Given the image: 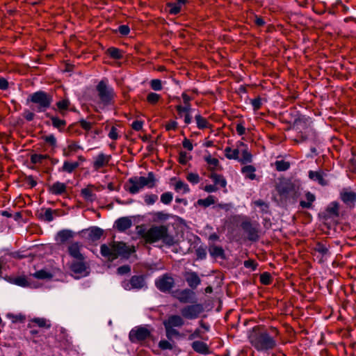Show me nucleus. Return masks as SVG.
Listing matches in <instances>:
<instances>
[{
    "mask_svg": "<svg viewBox=\"0 0 356 356\" xmlns=\"http://www.w3.org/2000/svg\"><path fill=\"white\" fill-rule=\"evenodd\" d=\"M242 227L248 235L249 240L255 241L259 238L258 228L250 222H243Z\"/></svg>",
    "mask_w": 356,
    "mask_h": 356,
    "instance_id": "f3484780",
    "label": "nucleus"
},
{
    "mask_svg": "<svg viewBox=\"0 0 356 356\" xmlns=\"http://www.w3.org/2000/svg\"><path fill=\"white\" fill-rule=\"evenodd\" d=\"M161 99V95L155 92H149L147 96V101L151 104H156Z\"/></svg>",
    "mask_w": 356,
    "mask_h": 356,
    "instance_id": "c03bdc74",
    "label": "nucleus"
},
{
    "mask_svg": "<svg viewBox=\"0 0 356 356\" xmlns=\"http://www.w3.org/2000/svg\"><path fill=\"white\" fill-rule=\"evenodd\" d=\"M173 199L172 193L170 192H165L161 195V201L165 204H169Z\"/></svg>",
    "mask_w": 356,
    "mask_h": 356,
    "instance_id": "de8ad7c7",
    "label": "nucleus"
},
{
    "mask_svg": "<svg viewBox=\"0 0 356 356\" xmlns=\"http://www.w3.org/2000/svg\"><path fill=\"white\" fill-rule=\"evenodd\" d=\"M103 234V230L97 227H90V238H99Z\"/></svg>",
    "mask_w": 356,
    "mask_h": 356,
    "instance_id": "09e8293b",
    "label": "nucleus"
},
{
    "mask_svg": "<svg viewBox=\"0 0 356 356\" xmlns=\"http://www.w3.org/2000/svg\"><path fill=\"white\" fill-rule=\"evenodd\" d=\"M78 165L79 164L77 162L65 161L60 170L71 173L78 167Z\"/></svg>",
    "mask_w": 356,
    "mask_h": 356,
    "instance_id": "c9c22d12",
    "label": "nucleus"
},
{
    "mask_svg": "<svg viewBox=\"0 0 356 356\" xmlns=\"http://www.w3.org/2000/svg\"><path fill=\"white\" fill-rule=\"evenodd\" d=\"M278 194L283 198L295 195L299 190V184L289 179H282L276 186Z\"/></svg>",
    "mask_w": 356,
    "mask_h": 356,
    "instance_id": "423d86ee",
    "label": "nucleus"
},
{
    "mask_svg": "<svg viewBox=\"0 0 356 356\" xmlns=\"http://www.w3.org/2000/svg\"><path fill=\"white\" fill-rule=\"evenodd\" d=\"M132 226V220L129 217H122L115 220L114 227L120 232H124Z\"/></svg>",
    "mask_w": 356,
    "mask_h": 356,
    "instance_id": "6ab92c4d",
    "label": "nucleus"
},
{
    "mask_svg": "<svg viewBox=\"0 0 356 356\" xmlns=\"http://www.w3.org/2000/svg\"><path fill=\"white\" fill-rule=\"evenodd\" d=\"M176 110L178 112L179 115L182 117L184 114L191 113V104H184V106L177 105L176 106Z\"/></svg>",
    "mask_w": 356,
    "mask_h": 356,
    "instance_id": "4c0bfd02",
    "label": "nucleus"
},
{
    "mask_svg": "<svg viewBox=\"0 0 356 356\" xmlns=\"http://www.w3.org/2000/svg\"><path fill=\"white\" fill-rule=\"evenodd\" d=\"M155 219L159 220H165L169 218V214L165 213L163 211H157L153 214Z\"/></svg>",
    "mask_w": 356,
    "mask_h": 356,
    "instance_id": "13d9d810",
    "label": "nucleus"
},
{
    "mask_svg": "<svg viewBox=\"0 0 356 356\" xmlns=\"http://www.w3.org/2000/svg\"><path fill=\"white\" fill-rule=\"evenodd\" d=\"M260 281L264 284H268L270 282V275L268 273H264L260 276Z\"/></svg>",
    "mask_w": 356,
    "mask_h": 356,
    "instance_id": "0e129e2a",
    "label": "nucleus"
},
{
    "mask_svg": "<svg viewBox=\"0 0 356 356\" xmlns=\"http://www.w3.org/2000/svg\"><path fill=\"white\" fill-rule=\"evenodd\" d=\"M325 174L321 171H312L309 172V177L312 180L318 182L321 186H325L327 184V181L325 179Z\"/></svg>",
    "mask_w": 356,
    "mask_h": 356,
    "instance_id": "aec40b11",
    "label": "nucleus"
},
{
    "mask_svg": "<svg viewBox=\"0 0 356 356\" xmlns=\"http://www.w3.org/2000/svg\"><path fill=\"white\" fill-rule=\"evenodd\" d=\"M209 254L213 258H224V250L221 247L211 245L209 249Z\"/></svg>",
    "mask_w": 356,
    "mask_h": 356,
    "instance_id": "7c9ffc66",
    "label": "nucleus"
},
{
    "mask_svg": "<svg viewBox=\"0 0 356 356\" xmlns=\"http://www.w3.org/2000/svg\"><path fill=\"white\" fill-rule=\"evenodd\" d=\"M135 251L134 246H128L122 242H113L109 245L101 246L102 254L108 260L113 261L119 256L128 257L131 253Z\"/></svg>",
    "mask_w": 356,
    "mask_h": 356,
    "instance_id": "7ed1b4c3",
    "label": "nucleus"
},
{
    "mask_svg": "<svg viewBox=\"0 0 356 356\" xmlns=\"http://www.w3.org/2000/svg\"><path fill=\"white\" fill-rule=\"evenodd\" d=\"M195 121L197 123V127L200 129H203L209 127V122L207 120L206 118H203L200 115H196L195 117Z\"/></svg>",
    "mask_w": 356,
    "mask_h": 356,
    "instance_id": "e433bc0d",
    "label": "nucleus"
},
{
    "mask_svg": "<svg viewBox=\"0 0 356 356\" xmlns=\"http://www.w3.org/2000/svg\"><path fill=\"white\" fill-rule=\"evenodd\" d=\"M204 332L200 328H197L192 334L188 336L189 340H193L196 338H202Z\"/></svg>",
    "mask_w": 356,
    "mask_h": 356,
    "instance_id": "bf43d9fd",
    "label": "nucleus"
},
{
    "mask_svg": "<svg viewBox=\"0 0 356 356\" xmlns=\"http://www.w3.org/2000/svg\"><path fill=\"white\" fill-rule=\"evenodd\" d=\"M156 179L152 172H149L147 177H134L127 181L126 190L131 194L138 193L142 188L147 186L149 188L155 186Z\"/></svg>",
    "mask_w": 356,
    "mask_h": 356,
    "instance_id": "20e7f679",
    "label": "nucleus"
},
{
    "mask_svg": "<svg viewBox=\"0 0 356 356\" xmlns=\"http://www.w3.org/2000/svg\"><path fill=\"white\" fill-rule=\"evenodd\" d=\"M186 0H177L176 2H171L168 3L169 8V13L170 14L176 15L179 13L181 7L185 5Z\"/></svg>",
    "mask_w": 356,
    "mask_h": 356,
    "instance_id": "a878e982",
    "label": "nucleus"
},
{
    "mask_svg": "<svg viewBox=\"0 0 356 356\" xmlns=\"http://www.w3.org/2000/svg\"><path fill=\"white\" fill-rule=\"evenodd\" d=\"M175 297L182 303H192L195 302L194 293L189 289L177 291Z\"/></svg>",
    "mask_w": 356,
    "mask_h": 356,
    "instance_id": "dca6fc26",
    "label": "nucleus"
},
{
    "mask_svg": "<svg viewBox=\"0 0 356 356\" xmlns=\"http://www.w3.org/2000/svg\"><path fill=\"white\" fill-rule=\"evenodd\" d=\"M13 283L20 286H26L28 285V282L24 277L15 278Z\"/></svg>",
    "mask_w": 356,
    "mask_h": 356,
    "instance_id": "e2e57ef3",
    "label": "nucleus"
},
{
    "mask_svg": "<svg viewBox=\"0 0 356 356\" xmlns=\"http://www.w3.org/2000/svg\"><path fill=\"white\" fill-rule=\"evenodd\" d=\"M165 330V334L168 339H171L174 337H177L179 335V332L175 329V327L163 325Z\"/></svg>",
    "mask_w": 356,
    "mask_h": 356,
    "instance_id": "a19ab883",
    "label": "nucleus"
},
{
    "mask_svg": "<svg viewBox=\"0 0 356 356\" xmlns=\"http://www.w3.org/2000/svg\"><path fill=\"white\" fill-rule=\"evenodd\" d=\"M158 200V196L155 194H147L144 196V201L147 205L154 204Z\"/></svg>",
    "mask_w": 356,
    "mask_h": 356,
    "instance_id": "49530a36",
    "label": "nucleus"
},
{
    "mask_svg": "<svg viewBox=\"0 0 356 356\" xmlns=\"http://www.w3.org/2000/svg\"><path fill=\"white\" fill-rule=\"evenodd\" d=\"M211 179L214 181L215 185L219 184L222 188L225 187L227 185L225 179L221 175L213 174L211 175Z\"/></svg>",
    "mask_w": 356,
    "mask_h": 356,
    "instance_id": "79ce46f5",
    "label": "nucleus"
},
{
    "mask_svg": "<svg viewBox=\"0 0 356 356\" xmlns=\"http://www.w3.org/2000/svg\"><path fill=\"white\" fill-rule=\"evenodd\" d=\"M29 99L31 102L38 105V112L46 111L50 107L53 102L52 96L42 90L31 94L29 96Z\"/></svg>",
    "mask_w": 356,
    "mask_h": 356,
    "instance_id": "39448f33",
    "label": "nucleus"
},
{
    "mask_svg": "<svg viewBox=\"0 0 356 356\" xmlns=\"http://www.w3.org/2000/svg\"><path fill=\"white\" fill-rule=\"evenodd\" d=\"M250 19L258 26H262L265 24L264 19L261 17H259L257 15H252V16H250Z\"/></svg>",
    "mask_w": 356,
    "mask_h": 356,
    "instance_id": "052dcab7",
    "label": "nucleus"
},
{
    "mask_svg": "<svg viewBox=\"0 0 356 356\" xmlns=\"http://www.w3.org/2000/svg\"><path fill=\"white\" fill-rule=\"evenodd\" d=\"M150 336V331L144 327H137L129 332V339L133 343L142 341Z\"/></svg>",
    "mask_w": 356,
    "mask_h": 356,
    "instance_id": "9d476101",
    "label": "nucleus"
},
{
    "mask_svg": "<svg viewBox=\"0 0 356 356\" xmlns=\"http://www.w3.org/2000/svg\"><path fill=\"white\" fill-rule=\"evenodd\" d=\"M47 158L44 154H33L31 156V160L33 163H42V161Z\"/></svg>",
    "mask_w": 356,
    "mask_h": 356,
    "instance_id": "4d7b16f0",
    "label": "nucleus"
},
{
    "mask_svg": "<svg viewBox=\"0 0 356 356\" xmlns=\"http://www.w3.org/2000/svg\"><path fill=\"white\" fill-rule=\"evenodd\" d=\"M33 276L38 279H47L51 277V275L44 270L35 272Z\"/></svg>",
    "mask_w": 356,
    "mask_h": 356,
    "instance_id": "3c124183",
    "label": "nucleus"
},
{
    "mask_svg": "<svg viewBox=\"0 0 356 356\" xmlns=\"http://www.w3.org/2000/svg\"><path fill=\"white\" fill-rule=\"evenodd\" d=\"M8 318L11 319L13 323H17V322H23L25 319L24 316L22 314H8L7 315Z\"/></svg>",
    "mask_w": 356,
    "mask_h": 356,
    "instance_id": "864d4df0",
    "label": "nucleus"
},
{
    "mask_svg": "<svg viewBox=\"0 0 356 356\" xmlns=\"http://www.w3.org/2000/svg\"><path fill=\"white\" fill-rule=\"evenodd\" d=\"M44 140L51 146H55L56 144V139L53 134L44 136Z\"/></svg>",
    "mask_w": 356,
    "mask_h": 356,
    "instance_id": "69168bd1",
    "label": "nucleus"
},
{
    "mask_svg": "<svg viewBox=\"0 0 356 356\" xmlns=\"http://www.w3.org/2000/svg\"><path fill=\"white\" fill-rule=\"evenodd\" d=\"M216 203V197L213 195H209L205 199H199L196 204L203 207H208Z\"/></svg>",
    "mask_w": 356,
    "mask_h": 356,
    "instance_id": "72a5a7b5",
    "label": "nucleus"
},
{
    "mask_svg": "<svg viewBox=\"0 0 356 356\" xmlns=\"http://www.w3.org/2000/svg\"><path fill=\"white\" fill-rule=\"evenodd\" d=\"M240 146H241V158L238 159V161L242 163H248L252 161V154L248 152V149L243 143H240Z\"/></svg>",
    "mask_w": 356,
    "mask_h": 356,
    "instance_id": "bb28decb",
    "label": "nucleus"
},
{
    "mask_svg": "<svg viewBox=\"0 0 356 356\" xmlns=\"http://www.w3.org/2000/svg\"><path fill=\"white\" fill-rule=\"evenodd\" d=\"M342 200L348 205H352L356 201V194L353 191L344 190L341 193Z\"/></svg>",
    "mask_w": 356,
    "mask_h": 356,
    "instance_id": "b1692460",
    "label": "nucleus"
},
{
    "mask_svg": "<svg viewBox=\"0 0 356 356\" xmlns=\"http://www.w3.org/2000/svg\"><path fill=\"white\" fill-rule=\"evenodd\" d=\"M111 159L108 154L100 152L97 156H93L92 168L95 170H101L106 168Z\"/></svg>",
    "mask_w": 356,
    "mask_h": 356,
    "instance_id": "f8f14e48",
    "label": "nucleus"
},
{
    "mask_svg": "<svg viewBox=\"0 0 356 356\" xmlns=\"http://www.w3.org/2000/svg\"><path fill=\"white\" fill-rule=\"evenodd\" d=\"M143 125V122L140 120H136L133 122L131 124V127L135 131H140L142 129Z\"/></svg>",
    "mask_w": 356,
    "mask_h": 356,
    "instance_id": "774afa93",
    "label": "nucleus"
},
{
    "mask_svg": "<svg viewBox=\"0 0 356 356\" xmlns=\"http://www.w3.org/2000/svg\"><path fill=\"white\" fill-rule=\"evenodd\" d=\"M312 250L314 256L320 263L326 260L330 254L328 247L321 243H316Z\"/></svg>",
    "mask_w": 356,
    "mask_h": 356,
    "instance_id": "9b49d317",
    "label": "nucleus"
},
{
    "mask_svg": "<svg viewBox=\"0 0 356 356\" xmlns=\"http://www.w3.org/2000/svg\"><path fill=\"white\" fill-rule=\"evenodd\" d=\"M138 233L148 243H154L161 241L164 244L171 246L175 243L174 237L169 234L168 228L165 225H154L147 230H139Z\"/></svg>",
    "mask_w": 356,
    "mask_h": 356,
    "instance_id": "f03ea898",
    "label": "nucleus"
},
{
    "mask_svg": "<svg viewBox=\"0 0 356 356\" xmlns=\"http://www.w3.org/2000/svg\"><path fill=\"white\" fill-rule=\"evenodd\" d=\"M67 186L65 184L56 181L49 186V191L54 195H61L66 191Z\"/></svg>",
    "mask_w": 356,
    "mask_h": 356,
    "instance_id": "5701e85b",
    "label": "nucleus"
},
{
    "mask_svg": "<svg viewBox=\"0 0 356 356\" xmlns=\"http://www.w3.org/2000/svg\"><path fill=\"white\" fill-rule=\"evenodd\" d=\"M54 213H56V211H53L51 209H47L42 214V218L44 220L51 222L54 220L53 215Z\"/></svg>",
    "mask_w": 356,
    "mask_h": 356,
    "instance_id": "8fccbe9b",
    "label": "nucleus"
},
{
    "mask_svg": "<svg viewBox=\"0 0 356 356\" xmlns=\"http://www.w3.org/2000/svg\"><path fill=\"white\" fill-rule=\"evenodd\" d=\"M241 172L246 178H248L251 180H254L256 178V175L254 174L255 168L252 165L244 166L242 168Z\"/></svg>",
    "mask_w": 356,
    "mask_h": 356,
    "instance_id": "2f4dec72",
    "label": "nucleus"
},
{
    "mask_svg": "<svg viewBox=\"0 0 356 356\" xmlns=\"http://www.w3.org/2000/svg\"><path fill=\"white\" fill-rule=\"evenodd\" d=\"M203 310V306L201 304H193L184 307L181 309V314L184 318L194 320L199 317Z\"/></svg>",
    "mask_w": 356,
    "mask_h": 356,
    "instance_id": "6e6552de",
    "label": "nucleus"
},
{
    "mask_svg": "<svg viewBox=\"0 0 356 356\" xmlns=\"http://www.w3.org/2000/svg\"><path fill=\"white\" fill-rule=\"evenodd\" d=\"M338 209H339V207H338V205L337 203H332L328 208H327V211L331 213V214H334V215H337L338 214Z\"/></svg>",
    "mask_w": 356,
    "mask_h": 356,
    "instance_id": "338daca9",
    "label": "nucleus"
},
{
    "mask_svg": "<svg viewBox=\"0 0 356 356\" xmlns=\"http://www.w3.org/2000/svg\"><path fill=\"white\" fill-rule=\"evenodd\" d=\"M241 147V146H240V143L238 145V148L236 149H232L230 147H226L224 150L225 156L228 159L238 160Z\"/></svg>",
    "mask_w": 356,
    "mask_h": 356,
    "instance_id": "393cba45",
    "label": "nucleus"
},
{
    "mask_svg": "<svg viewBox=\"0 0 356 356\" xmlns=\"http://www.w3.org/2000/svg\"><path fill=\"white\" fill-rule=\"evenodd\" d=\"M56 105L60 114L63 116H65L70 106V101L69 99L65 98L57 102Z\"/></svg>",
    "mask_w": 356,
    "mask_h": 356,
    "instance_id": "cd10ccee",
    "label": "nucleus"
},
{
    "mask_svg": "<svg viewBox=\"0 0 356 356\" xmlns=\"http://www.w3.org/2000/svg\"><path fill=\"white\" fill-rule=\"evenodd\" d=\"M191 347L195 352L200 354L208 355L210 353L208 345L201 341H193L191 344Z\"/></svg>",
    "mask_w": 356,
    "mask_h": 356,
    "instance_id": "412c9836",
    "label": "nucleus"
},
{
    "mask_svg": "<svg viewBox=\"0 0 356 356\" xmlns=\"http://www.w3.org/2000/svg\"><path fill=\"white\" fill-rule=\"evenodd\" d=\"M31 322L37 324L40 327L49 328L51 327L49 321L44 318H35Z\"/></svg>",
    "mask_w": 356,
    "mask_h": 356,
    "instance_id": "ea45409f",
    "label": "nucleus"
},
{
    "mask_svg": "<svg viewBox=\"0 0 356 356\" xmlns=\"http://www.w3.org/2000/svg\"><path fill=\"white\" fill-rule=\"evenodd\" d=\"M190 159V156L185 152H181L179 156V161L181 164H186L188 160Z\"/></svg>",
    "mask_w": 356,
    "mask_h": 356,
    "instance_id": "680f3d73",
    "label": "nucleus"
},
{
    "mask_svg": "<svg viewBox=\"0 0 356 356\" xmlns=\"http://www.w3.org/2000/svg\"><path fill=\"white\" fill-rule=\"evenodd\" d=\"M159 347L161 350H172L173 348L172 344L167 340H161L159 343Z\"/></svg>",
    "mask_w": 356,
    "mask_h": 356,
    "instance_id": "6e6d98bb",
    "label": "nucleus"
},
{
    "mask_svg": "<svg viewBox=\"0 0 356 356\" xmlns=\"http://www.w3.org/2000/svg\"><path fill=\"white\" fill-rule=\"evenodd\" d=\"M275 166L278 171H284L289 168V163L283 160L277 161L275 163Z\"/></svg>",
    "mask_w": 356,
    "mask_h": 356,
    "instance_id": "37998d69",
    "label": "nucleus"
},
{
    "mask_svg": "<svg viewBox=\"0 0 356 356\" xmlns=\"http://www.w3.org/2000/svg\"><path fill=\"white\" fill-rule=\"evenodd\" d=\"M174 188L177 193H181L183 194L187 193L190 191L188 185L180 180L175 183Z\"/></svg>",
    "mask_w": 356,
    "mask_h": 356,
    "instance_id": "f704fd0d",
    "label": "nucleus"
},
{
    "mask_svg": "<svg viewBox=\"0 0 356 356\" xmlns=\"http://www.w3.org/2000/svg\"><path fill=\"white\" fill-rule=\"evenodd\" d=\"M278 334L275 327L271 328L270 332L253 329L249 335V341L257 351L268 352L277 346Z\"/></svg>",
    "mask_w": 356,
    "mask_h": 356,
    "instance_id": "f257e3e1",
    "label": "nucleus"
},
{
    "mask_svg": "<svg viewBox=\"0 0 356 356\" xmlns=\"http://www.w3.org/2000/svg\"><path fill=\"white\" fill-rule=\"evenodd\" d=\"M185 322L183 316L179 315H170L163 323V325L172 327H181L184 325Z\"/></svg>",
    "mask_w": 356,
    "mask_h": 356,
    "instance_id": "a211bd4d",
    "label": "nucleus"
},
{
    "mask_svg": "<svg viewBox=\"0 0 356 356\" xmlns=\"http://www.w3.org/2000/svg\"><path fill=\"white\" fill-rule=\"evenodd\" d=\"M96 90L100 100L104 104L111 103L115 96L113 88L108 84L107 79H102L96 86Z\"/></svg>",
    "mask_w": 356,
    "mask_h": 356,
    "instance_id": "0eeeda50",
    "label": "nucleus"
},
{
    "mask_svg": "<svg viewBox=\"0 0 356 356\" xmlns=\"http://www.w3.org/2000/svg\"><path fill=\"white\" fill-rule=\"evenodd\" d=\"M204 160L211 168H216L218 165L219 161L217 159L212 157L210 154L204 156Z\"/></svg>",
    "mask_w": 356,
    "mask_h": 356,
    "instance_id": "a18cd8bd",
    "label": "nucleus"
},
{
    "mask_svg": "<svg viewBox=\"0 0 356 356\" xmlns=\"http://www.w3.org/2000/svg\"><path fill=\"white\" fill-rule=\"evenodd\" d=\"M69 268L72 273V275L76 279H79L81 276L86 275V268L83 261H76L72 262Z\"/></svg>",
    "mask_w": 356,
    "mask_h": 356,
    "instance_id": "4468645a",
    "label": "nucleus"
},
{
    "mask_svg": "<svg viewBox=\"0 0 356 356\" xmlns=\"http://www.w3.org/2000/svg\"><path fill=\"white\" fill-rule=\"evenodd\" d=\"M306 200H302L300 202L302 208H310L313 202L315 200V195L310 192L305 194Z\"/></svg>",
    "mask_w": 356,
    "mask_h": 356,
    "instance_id": "473e14b6",
    "label": "nucleus"
},
{
    "mask_svg": "<svg viewBox=\"0 0 356 356\" xmlns=\"http://www.w3.org/2000/svg\"><path fill=\"white\" fill-rule=\"evenodd\" d=\"M185 278L189 286L193 289H195L201 282L197 273L194 272L187 273Z\"/></svg>",
    "mask_w": 356,
    "mask_h": 356,
    "instance_id": "4be33fe9",
    "label": "nucleus"
},
{
    "mask_svg": "<svg viewBox=\"0 0 356 356\" xmlns=\"http://www.w3.org/2000/svg\"><path fill=\"white\" fill-rule=\"evenodd\" d=\"M122 286L125 290L140 289L145 286V282L142 276H133L130 280L124 281Z\"/></svg>",
    "mask_w": 356,
    "mask_h": 356,
    "instance_id": "ddd939ff",
    "label": "nucleus"
},
{
    "mask_svg": "<svg viewBox=\"0 0 356 356\" xmlns=\"http://www.w3.org/2000/svg\"><path fill=\"white\" fill-rule=\"evenodd\" d=\"M46 115H47V117H48L51 119L52 125L55 128H56L59 130H61L65 127V125H66L65 120H61L56 116L50 115L49 113H47Z\"/></svg>",
    "mask_w": 356,
    "mask_h": 356,
    "instance_id": "c756f323",
    "label": "nucleus"
},
{
    "mask_svg": "<svg viewBox=\"0 0 356 356\" xmlns=\"http://www.w3.org/2000/svg\"><path fill=\"white\" fill-rule=\"evenodd\" d=\"M107 54L114 59H120L122 58V52L115 47L108 48L107 49Z\"/></svg>",
    "mask_w": 356,
    "mask_h": 356,
    "instance_id": "58836bf2",
    "label": "nucleus"
},
{
    "mask_svg": "<svg viewBox=\"0 0 356 356\" xmlns=\"http://www.w3.org/2000/svg\"><path fill=\"white\" fill-rule=\"evenodd\" d=\"M156 287L162 292L170 291L174 286L175 281L169 274H164L155 281Z\"/></svg>",
    "mask_w": 356,
    "mask_h": 356,
    "instance_id": "1a4fd4ad",
    "label": "nucleus"
},
{
    "mask_svg": "<svg viewBox=\"0 0 356 356\" xmlns=\"http://www.w3.org/2000/svg\"><path fill=\"white\" fill-rule=\"evenodd\" d=\"M186 179L193 184H196L200 181V177L197 173H188L186 176Z\"/></svg>",
    "mask_w": 356,
    "mask_h": 356,
    "instance_id": "5fc2aeb1",
    "label": "nucleus"
},
{
    "mask_svg": "<svg viewBox=\"0 0 356 356\" xmlns=\"http://www.w3.org/2000/svg\"><path fill=\"white\" fill-rule=\"evenodd\" d=\"M150 86L152 89L156 91H159L162 90V83L161 81L159 79H152L150 82Z\"/></svg>",
    "mask_w": 356,
    "mask_h": 356,
    "instance_id": "603ef678",
    "label": "nucleus"
},
{
    "mask_svg": "<svg viewBox=\"0 0 356 356\" xmlns=\"http://www.w3.org/2000/svg\"><path fill=\"white\" fill-rule=\"evenodd\" d=\"M70 255L78 261H83L84 256L82 254V245L77 243H72L67 248Z\"/></svg>",
    "mask_w": 356,
    "mask_h": 356,
    "instance_id": "2eb2a0df",
    "label": "nucleus"
},
{
    "mask_svg": "<svg viewBox=\"0 0 356 356\" xmlns=\"http://www.w3.org/2000/svg\"><path fill=\"white\" fill-rule=\"evenodd\" d=\"M74 233L70 230H62L57 234L56 240L60 243H65L72 238Z\"/></svg>",
    "mask_w": 356,
    "mask_h": 356,
    "instance_id": "c85d7f7f",
    "label": "nucleus"
}]
</instances>
